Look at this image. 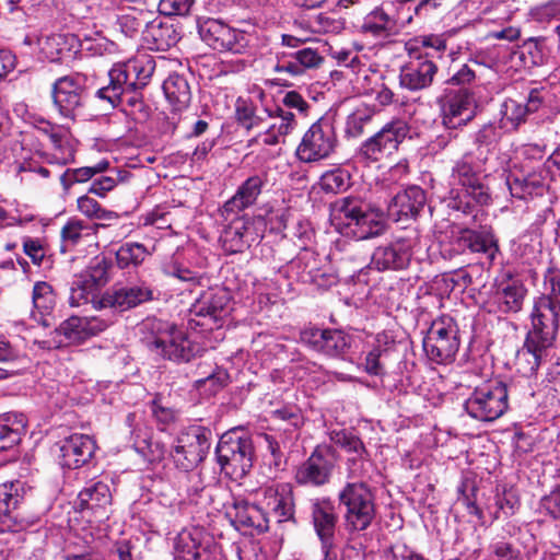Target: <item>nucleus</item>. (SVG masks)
Segmentation results:
<instances>
[{
    "instance_id": "864d4df0",
    "label": "nucleus",
    "mask_w": 560,
    "mask_h": 560,
    "mask_svg": "<svg viewBox=\"0 0 560 560\" xmlns=\"http://www.w3.org/2000/svg\"><path fill=\"white\" fill-rule=\"evenodd\" d=\"M150 255L140 243H125L116 252V262L120 269L138 267Z\"/></svg>"
},
{
    "instance_id": "4d7b16f0",
    "label": "nucleus",
    "mask_w": 560,
    "mask_h": 560,
    "mask_svg": "<svg viewBox=\"0 0 560 560\" xmlns=\"http://www.w3.org/2000/svg\"><path fill=\"white\" fill-rule=\"evenodd\" d=\"M511 57V51L506 47L493 46L480 51L470 61L476 65H481L495 71L501 70L508 63Z\"/></svg>"
},
{
    "instance_id": "4be33fe9",
    "label": "nucleus",
    "mask_w": 560,
    "mask_h": 560,
    "mask_svg": "<svg viewBox=\"0 0 560 560\" xmlns=\"http://www.w3.org/2000/svg\"><path fill=\"white\" fill-rule=\"evenodd\" d=\"M474 94L466 88L451 92L441 102L442 125L446 129L466 126L475 117Z\"/></svg>"
},
{
    "instance_id": "774afa93",
    "label": "nucleus",
    "mask_w": 560,
    "mask_h": 560,
    "mask_svg": "<svg viewBox=\"0 0 560 560\" xmlns=\"http://www.w3.org/2000/svg\"><path fill=\"white\" fill-rule=\"evenodd\" d=\"M535 21L544 23L560 19V0H549L532 10Z\"/></svg>"
},
{
    "instance_id": "72a5a7b5",
    "label": "nucleus",
    "mask_w": 560,
    "mask_h": 560,
    "mask_svg": "<svg viewBox=\"0 0 560 560\" xmlns=\"http://www.w3.org/2000/svg\"><path fill=\"white\" fill-rule=\"evenodd\" d=\"M270 122L262 132H259L257 139L265 145H276L293 132L298 126L295 115L278 106L273 112L268 110Z\"/></svg>"
},
{
    "instance_id": "6e6d98bb",
    "label": "nucleus",
    "mask_w": 560,
    "mask_h": 560,
    "mask_svg": "<svg viewBox=\"0 0 560 560\" xmlns=\"http://www.w3.org/2000/svg\"><path fill=\"white\" fill-rule=\"evenodd\" d=\"M126 423L130 428L135 450L143 451L147 448V443L152 439V429L143 421L142 417L135 412L128 413Z\"/></svg>"
},
{
    "instance_id": "79ce46f5",
    "label": "nucleus",
    "mask_w": 560,
    "mask_h": 560,
    "mask_svg": "<svg viewBox=\"0 0 560 560\" xmlns=\"http://www.w3.org/2000/svg\"><path fill=\"white\" fill-rule=\"evenodd\" d=\"M32 301L34 311L32 316L44 326H49L46 318L56 305V295L52 287L45 281H38L33 287Z\"/></svg>"
},
{
    "instance_id": "ddd939ff",
    "label": "nucleus",
    "mask_w": 560,
    "mask_h": 560,
    "mask_svg": "<svg viewBox=\"0 0 560 560\" xmlns=\"http://www.w3.org/2000/svg\"><path fill=\"white\" fill-rule=\"evenodd\" d=\"M509 392L502 383H490L474 389L465 401L467 413L479 421L491 422L508 409Z\"/></svg>"
},
{
    "instance_id": "ea45409f",
    "label": "nucleus",
    "mask_w": 560,
    "mask_h": 560,
    "mask_svg": "<svg viewBox=\"0 0 560 560\" xmlns=\"http://www.w3.org/2000/svg\"><path fill=\"white\" fill-rule=\"evenodd\" d=\"M52 152L49 163L57 165H67L74 162L75 158V140L68 130L51 129L48 133Z\"/></svg>"
},
{
    "instance_id": "f704fd0d",
    "label": "nucleus",
    "mask_w": 560,
    "mask_h": 560,
    "mask_svg": "<svg viewBox=\"0 0 560 560\" xmlns=\"http://www.w3.org/2000/svg\"><path fill=\"white\" fill-rule=\"evenodd\" d=\"M264 184L265 180L260 175H253L243 182L222 208L225 220L229 219V214H237L253 206L260 195Z\"/></svg>"
},
{
    "instance_id": "f03ea898",
    "label": "nucleus",
    "mask_w": 560,
    "mask_h": 560,
    "mask_svg": "<svg viewBox=\"0 0 560 560\" xmlns=\"http://www.w3.org/2000/svg\"><path fill=\"white\" fill-rule=\"evenodd\" d=\"M559 315L560 305L546 298L536 300L532 312V328L516 354V364L523 374L533 375L547 355V350L556 340Z\"/></svg>"
},
{
    "instance_id": "20e7f679",
    "label": "nucleus",
    "mask_w": 560,
    "mask_h": 560,
    "mask_svg": "<svg viewBox=\"0 0 560 560\" xmlns=\"http://www.w3.org/2000/svg\"><path fill=\"white\" fill-rule=\"evenodd\" d=\"M330 219L345 236L369 240L380 236L386 229L383 212L359 196H347L330 205Z\"/></svg>"
},
{
    "instance_id": "9b49d317",
    "label": "nucleus",
    "mask_w": 560,
    "mask_h": 560,
    "mask_svg": "<svg viewBox=\"0 0 560 560\" xmlns=\"http://www.w3.org/2000/svg\"><path fill=\"white\" fill-rule=\"evenodd\" d=\"M338 147L334 125L320 118L304 132L295 149V156L301 163H318L329 159Z\"/></svg>"
},
{
    "instance_id": "aec40b11",
    "label": "nucleus",
    "mask_w": 560,
    "mask_h": 560,
    "mask_svg": "<svg viewBox=\"0 0 560 560\" xmlns=\"http://www.w3.org/2000/svg\"><path fill=\"white\" fill-rule=\"evenodd\" d=\"M154 291L145 282L113 288L97 300L95 308H113L119 313L153 301Z\"/></svg>"
},
{
    "instance_id": "393cba45",
    "label": "nucleus",
    "mask_w": 560,
    "mask_h": 560,
    "mask_svg": "<svg viewBox=\"0 0 560 560\" xmlns=\"http://www.w3.org/2000/svg\"><path fill=\"white\" fill-rule=\"evenodd\" d=\"M301 341L331 358L343 357L351 346V337L338 329L307 328L301 332Z\"/></svg>"
},
{
    "instance_id": "7c9ffc66",
    "label": "nucleus",
    "mask_w": 560,
    "mask_h": 560,
    "mask_svg": "<svg viewBox=\"0 0 560 560\" xmlns=\"http://www.w3.org/2000/svg\"><path fill=\"white\" fill-rule=\"evenodd\" d=\"M96 445L85 434H72L60 444L59 463L62 467L77 469L86 464L93 456Z\"/></svg>"
},
{
    "instance_id": "de8ad7c7",
    "label": "nucleus",
    "mask_w": 560,
    "mask_h": 560,
    "mask_svg": "<svg viewBox=\"0 0 560 560\" xmlns=\"http://www.w3.org/2000/svg\"><path fill=\"white\" fill-rule=\"evenodd\" d=\"M94 230L82 220L71 219L61 229V250L68 252L93 238Z\"/></svg>"
},
{
    "instance_id": "0e129e2a",
    "label": "nucleus",
    "mask_w": 560,
    "mask_h": 560,
    "mask_svg": "<svg viewBox=\"0 0 560 560\" xmlns=\"http://www.w3.org/2000/svg\"><path fill=\"white\" fill-rule=\"evenodd\" d=\"M151 411L160 425H163L161 430H165V428L177 420L178 412L177 410L166 406L163 402L161 396H156L151 402Z\"/></svg>"
},
{
    "instance_id": "dca6fc26",
    "label": "nucleus",
    "mask_w": 560,
    "mask_h": 560,
    "mask_svg": "<svg viewBox=\"0 0 560 560\" xmlns=\"http://www.w3.org/2000/svg\"><path fill=\"white\" fill-rule=\"evenodd\" d=\"M86 83L88 77L80 72L58 78L54 82L52 102L63 118L74 120L81 113Z\"/></svg>"
},
{
    "instance_id": "c85d7f7f",
    "label": "nucleus",
    "mask_w": 560,
    "mask_h": 560,
    "mask_svg": "<svg viewBox=\"0 0 560 560\" xmlns=\"http://www.w3.org/2000/svg\"><path fill=\"white\" fill-rule=\"evenodd\" d=\"M228 220H230V223L221 235L226 252L232 254L243 252L259 238L252 218L236 215L235 218L229 217Z\"/></svg>"
},
{
    "instance_id": "338daca9",
    "label": "nucleus",
    "mask_w": 560,
    "mask_h": 560,
    "mask_svg": "<svg viewBox=\"0 0 560 560\" xmlns=\"http://www.w3.org/2000/svg\"><path fill=\"white\" fill-rule=\"evenodd\" d=\"M497 560H522L521 551L512 542L504 539L494 540L489 546Z\"/></svg>"
},
{
    "instance_id": "f3484780",
    "label": "nucleus",
    "mask_w": 560,
    "mask_h": 560,
    "mask_svg": "<svg viewBox=\"0 0 560 560\" xmlns=\"http://www.w3.org/2000/svg\"><path fill=\"white\" fill-rule=\"evenodd\" d=\"M418 244V235L412 234L396 237L389 243L377 246L371 258L372 266L378 271H398L406 269L413 256Z\"/></svg>"
},
{
    "instance_id": "412c9836",
    "label": "nucleus",
    "mask_w": 560,
    "mask_h": 560,
    "mask_svg": "<svg viewBox=\"0 0 560 560\" xmlns=\"http://www.w3.org/2000/svg\"><path fill=\"white\" fill-rule=\"evenodd\" d=\"M256 495L259 506L268 516V523L270 518L281 523L293 517V493L289 483H273L264 487L257 491Z\"/></svg>"
},
{
    "instance_id": "4468645a",
    "label": "nucleus",
    "mask_w": 560,
    "mask_h": 560,
    "mask_svg": "<svg viewBox=\"0 0 560 560\" xmlns=\"http://www.w3.org/2000/svg\"><path fill=\"white\" fill-rule=\"evenodd\" d=\"M215 455L225 474L243 477L253 466L252 439L247 435L224 434L217 445Z\"/></svg>"
},
{
    "instance_id": "49530a36",
    "label": "nucleus",
    "mask_w": 560,
    "mask_h": 560,
    "mask_svg": "<svg viewBox=\"0 0 560 560\" xmlns=\"http://www.w3.org/2000/svg\"><path fill=\"white\" fill-rule=\"evenodd\" d=\"M163 91L175 110H182L190 103V88L183 75L177 73L170 74L163 82Z\"/></svg>"
},
{
    "instance_id": "b1692460",
    "label": "nucleus",
    "mask_w": 560,
    "mask_h": 560,
    "mask_svg": "<svg viewBox=\"0 0 560 560\" xmlns=\"http://www.w3.org/2000/svg\"><path fill=\"white\" fill-rule=\"evenodd\" d=\"M115 320V316H71L63 320L56 331L68 342L81 343L105 331Z\"/></svg>"
},
{
    "instance_id": "f257e3e1",
    "label": "nucleus",
    "mask_w": 560,
    "mask_h": 560,
    "mask_svg": "<svg viewBox=\"0 0 560 560\" xmlns=\"http://www.w3.org/2000/svg\"><path fill=\"white\" fill-rule=\"evenodd\" d=\"M154 69L155 61L147 54L115 63L108 71L109 83L96 91V97L108 102L112 107L126 104L140 109L141 90L149 84Z\"/></svg>"
},
{
    "instance_id": "8fccbe9b",
    "label": "nucleus",
    "mask_w": 560,
    "mask_h": 560,
    "mask_svg": "<svg viewBox=\"0 0 560 560\" xmlns=\"http://www.w3.org/2000/svg\"><path fill=\"white\" fill-rule=\"evenodd\" d=\"M108 170H110V163L107 160H101L92 166L67 168L60 175V184L63 190L68 192L74 184L86 183L95 175L102 174Z\"/></svg>"
},
{
    "instance_id": "6ab92c4d",
    "label": "nucleus",
    "mask_w": 560,
    "mask_h": 560,
    "mask_svg": "<svg viewBox=\"0 0 560 560\" xmlns=\"http://www.w3.org/2000/svg\"><path fill=\"white\" fill-rule=\"evenodd\" d=\"M229 302L230 295L225 290L217 289L202 293L190 307V324L195 323L196 326L209 330L220 327L229 312Z\"/></svg>"
},
{
    "instance_id": "bb28decb",
    "label": "nucleus",
    "mask_w": 560,
    "mask_h": 560,
    "mask_svg": "<svg viewBox=\"0 0 560 560\" xmlns=\"http://www.w3.org/2000/svg\"><path fill=\"white\" fill-rule=\"evenodd\" d=\"M310 516L320 544L336 541L338 515L330 498L312 499L310 501Z\"/></svg>"
},
{
    "instance_id": "4c0bfd02",
    "label": "nucleus",
    "mask_w": 560,
    "mask_h": 560,
    "mask_svg": "<svg viewBox=\"0 0 560 560\" xmlns=\"http://www.w3.org/2000/svg\"><path fill=\"white\" fill-rule=\"evenodd\" d=\"M78 39L72 34H49L38 38V47L40 56L50 61L56 62L65 56L70 55Z\"/></svg>"
},
{
    "instance_id": "9d476101",
    "label": "nucleus",
    "mask_w": 560,
    "mask_h": 560,
    "mask_svg": "<svg viewBox=\"0 0 560 560\" xmlns=\"http://www.w3.org/2000/svg\"><path fill=\"white\" fill-rule=\"evenodd\" d=\"M458 326L453 317L435 318L423 339V349L431 361L446 364L454 360L459 349Z\"/></svg>"
},
{
    "instance_id": "cd10ccee",
    "label": "nucleus",
    "mask_w": 560,
    "mask_h": 560,
    "mask_svg": "<svg viewBox=\"0 0 560 560\" xmlns=\"http://www.w3.org/2000/svg\"><path fill=\"white\" fill-rule=\"evenodd\" d=\"M329 436L330 441L335 445L341 447L348 453L353 454V456L347 460L348 478H362L365 472L364 464L369 454L360 438L345 429L334 430L330 432Z\"/></svg>"
},
{
    "instance_id": "a19ab883",
    "label": "nucleus",
    "mask_w": 560,
    "mask_h": 560,
    "mask_svg": "<svg viewBox=\"0 0 560 560\" xmlns=\"http://www.w3.org/2000/svg\"><path fill=\"white\" fill-rule=\"evenodd\" d=\"M459 245L468 248L471 253H481L489 260H493L499 252L497 240L491 233L463 230L458 237Z\"/></svg>"
},
{
    "instance_id": "052dcab7",
    "label": "nucleus",
    "mask_w": 560,
    "mask_h": 560,
    "mask_svg": "<svg viewBox=\"0 0 560 560\" xmlns=\"http://www.w3.org/2000/svg\"><path fill=\"white\" fill-rule=\"evenodd\" d=\"M494 500L495 511L493 512V520L511 516L518 509V499L512 491L504 490L502 493H498Z\"/></svg>"
},
{
    "instance_id": "3c124183",
    "label": "nucleus",
    "mask_w": 560,
    "mask_h": 560,
    "mask_svg": "<svg viewBox=\"0 0 560 560\" xmlns=\"http://www.w3.org/2000/svg\"><path fill=\"white\" fill-rule=\"evenodd\" d=\"M154 15V12L149 10L131 9L130 11L117 16L116 25L118 30L129 38H133L142 33L147 27L149 19Z\"/></svg>"
},
{
    "instance_id": "58836bf2",
    "label": "nucleus",
    "mask_w": 560,
    "mask_h": 560,
    "mask_svg": "<svg viewBox=\"0 0 560 560\" xmlns=\"http://www.w3.org/2000/svg\"><path fill=\"white\" fill-rule=\"evenodd\" d=\"M506 185L511 196L522 200L542 196L547 189L545 178L538 173H530L526 176H509Z\"/></svg>"
},
{
    "instance_id": "603ef678",
    "label": "nucleus",
    "mask_w": 560,
    "mask_h": 560,
    "mask_svg": "<svg viewBox=\"0 0 560 560\" xmlns=\"http://www.w3.org/2000/svg\"><path fill=\"white\" fill-rule=\"evenodd\" d=\"M318 186L326 194H340L351 186V175L349 171L336 167L319 177Z\"/></svg>"
},
{
    "instance_id": "7ed1b4c3",
    "label": "nucleus",
    "mask_w": 560,
    "mask_h": 560,
    "mask_svg": "<svg viewBox=\"0 0 560 560\" xmlns=\"http://www.w3.org/2000/svg\"><path fill=\"white\" fill-rule=\"evenodd\" d=\"M330 219L345 236L369 240L380 236L386 229L383 212L359 196H347L330 205Z\"/></svg>"
},
{
    "instance_id": "c756f323",
    "label": "nucleus",
    "mask_w": 560,
    "mask_h": 560,
    "mask_svg": "<svg viewBox=\"0 0 560 560\" xmlns=\"http://www.w3.org/2000/svg\"><path fill=\"white\" fill-rule=\"evenodd\" d=\"M425 205V191L420 186L412 185L393 197L387 211L395 221L416 219Z\"/></svg>"
},
{
    "instance_id": "2eb2a0df",
    "label": "nucleus",
    "mask_w": 560,
    "mask_h": 560,
    "mask_svg": "<svg viewBox=\"0 0 560 560\" xmlns=\"http://www.w3.org/2000/svg\"><path fill=\"white\" fill-rule=\"evenodd\" d=\"M408 132L409 127L406 121L401 119L392 120L362 142L358 154L369 162L382 161L398 150Z\"/></svg>"
},
{
    "instance_id": "69168bd1",
    "label": "nucleus",
    "mask_w": 560,
    "mask_h": 560,
    "mask_svg": "<svg viewBox=\"0 0 560 560\" xmlns=\"http://www.w3.org/2000/svg\"><path fill=\"white\" fill-rule=\"evenodd\" d=\"M195 0H159L158 9L160 14L166 16H184L190 12Z\"/></svg>"
},
{
    "instance_id": "2f4dec72",
    "label": "nucleus",
    "mask_w": 560,
    "mask_h": 560,
    "mask_svg": "<svg viewBox=\"0 0 560 560\" xmlns=\"http://www.w3.org/2000/svg\"><path fill=\"white\" fill-rule=\"evenodd\" d=\"M180 39V33L173 23L160 15L149 19L147 27L142 30V40L151 50L166 51Z\"/></svg>"
},
{
    "instance_id": "680f3d73",
    "label": "nucleus",
    "mask_w": 560,
    "mask_h": 560,
    "mask_svg": "<svg viewBox=\"0 0 560 560\" xmlns=\"http://www.w3.org/2000/svg\"><path fill=\"white\" fill-rule=\"evenodd\" d=\"M77 205L78 210L90 219L105 220L112 217V211L104 209L97 200L88 195L79 197Z\"/></svg>"
},
{
    "instance_id": "c9c22d12",
    "label": "nucleus",
    "mask_w": 560,
    "mask_h": 560,
    "mask_svg": "<svg viewBox=\"0 0 560 560\" xmlns=\"http://www.w3.org/2000/svg\"><path fill=\"white\" fill-rule=\"evenodd\" d=\"M397 28V20L382 3L368 12L359 27L360 33L375 38H385L393 35Z\"/></svg>"
},
{
    "instance_id": "a211bd4d",
    "label": "nucleus",
    "mask_w": 560,
    "mask_h": 560,
    "mask_svg": "<svg viewBox=\"0 0 560 560\" xmlns=\"http://www.w3.org/2000/svg\"><path fill=\"white\" fill-rule=\"evenodd\" d=\"M336 462V452L331 446L318 445L298 467L295 480L302 486H324L330 480Z\"/></svg>"
},
{
    "instance_id": "f8f14e48",
    "label": "nucleus",
    "mask_w": 560,
    "mask_h": 560,
    "mask_svg": "<svg viewBox=\"0 0 560 560\" xmlns=\"http://www.w3.org/2000/svg\"><path fill=\"white\" fill-rule=\"evenodd\" d=\"M211 435V430L197 424L183 429L171 453L176 467L190 471L201 463L210 450Z\"/></svg>"
},
{
    "instance_id": "37998d69",
    "label": "nucleus",
    "mask_w": 560,
    "mask_h": 560,
    "mask_svg": "<svg viewBox=\"0 0 560 560\" xmlns=\"http://www.w3.org/2000/svg\"><path fill=\"white\" fill-rule=\"evenodd\" d=\"M175 560H201V532L184 529L174 541Z\"/></svg>"
},
{
    "instance_id": "5fc2aeb1",
    "label": "nucleus",
    "mask_w": 560,
    "mask_h": 560,
    "mask_svg": "<svg viewBox=\"0 0 560 560\" xmlns=\"http://www.w3.org/2000/svg\"><path fill=\"white\" fill-rule=\"evenodd\" d=\"M501 120L500 125L502 128H509L511 130H517L518 127L526 121L525 107L523 103H520L513 98H506L500 107Z\"/></svg>"
},
{
    "instance_id": "39448f33",
    "label": "nucleus",
    "mask_w": 560,
    "mask_h": 560,
    "mask_svg": "<svg viewBox=\"0 0 560 560\" xmlns=\"http://www.w3.org/2000/svg\"><path fill=\"white\" fill-rule=\"evenodd\" d=\"M471 156L467 152L453 165L448 191V207L465 214L472 213L475 203L486 206L491 201L489 187L478 176L481 164H474Z\"/></svg>"
},
{
    "instance_id": "0eeeda50",
    "label": "nucleus",
    "mask_w": 560,
    "mask_h": 560,
    "mask_svg": "<svg viewBox=\"0 0 560 560\" xmlns=\"http://www.w3.org/2000/svg\"><path fill=\"white\" fill-rule=\"evenodd\" d=\"M346 485L338 492V502L345 508L343 523L348 533L366 530L376 517L375 497L371 487L359 479Z\"/></svg>"
},
{
    "instance_id": "13d9d810",
    "label": "nucleus",
    "mask_w": 560,
    "mask_h": 560,
    "mask_svg": "<svg viewBox=\"0 0 560 560\" xmlns=\"http://www.w3.org/2000/svg\"><path fill=\"white\" fill-rule=\"evenodd\" d=\"M235 119L248 131L259 128L264 122V118L256 113V106L242 97H238L235 104Z\"/></svg>"
},
{
    "instance_id": "423d86ee",
    "label": "nucleus",
    "mask_w": 560,
    "mask_h": 560,
    "mask_svg": "<svg viewBox=\"0 0 560 560\" xmlns=\"http://www.w3.org/2000/svg\"><path fill=\"white\" fill-rule=\"evenodd\" d=\"M143 327L151 334L144 339L147 347L164 359L175 362H189L200 351V347L174 324L152 318L147 319Z\"/></svg>"
},
{
    "instance_id": "e2e57ef3",
    "label": "nucleus",
    "mask_w": 560,
    "mask_h": 560,
    "mask_svg": "<svg viewBox=\"0 0 560 560\" xmlns=\"http://www.w3.org/2000/svg\"><path fill=\"white\" fill-rule=\"evenodd\" d=\"M23 423L20 422V427L13 428L10 425V418H0V451H7L21 441V429Z\"/></svg>"
},
{
    "instance_id": "473e14b6",
    "label": "nucleus",
    "mask_w": 560,
    "mask_h": 560,
    "mask_svg": "<svg viewBox=\"0 0 560 560\" xmlns=\"http://www.w3.org/2000/svg\"><path fill=\"white\" fill-rule=\"evenodd\" d=\"M226 514L238 529L254 528L262 533L269 528L268 516L262 508L243 498H234L228 506Z\"/></svg>"
},
{
    "instance_id": "bf43d9fd",
    "label": "nucleus",
    "mask_w": 560,
    "mask_h": 560,
    "mask_svg": "<svg viewBox=\"0 0 560 560\" xmlns=\"http://www.w3.org/2000/svg\"><path fill=\"white\" fill-rule=\"evenodd\" d=\"M165 275L173 277L186 284L185 289L192 291L200 285L201 277L197 272L177 264L171 262L164 267Z\"/></svg>"
},
{
    "instance_id": "09e8293b",
    "label": "nucleus",
    "mask_w": 560,
    "mask_h": 560,
    "mask_svg": "<svg viewBox=\"0 0 560 560\" xmlns=\"http://www.w3.org/2000/svg\"><path fill=\"white\" fill-rule=\"evenodd\" d=\"M100 283L92 275H85L77 278L71 285L69 303L71 306H80L92 302L94 305L97 300L95 296L98 292Z\"/></svg>"
},
{
    "instance_id": "a18cd8bd",
    "label": "nucleus",
    "mask_w": 560,
    "mask_h": 560,
    "mask_svg": "<svg viewBox=\"0 0 560 560\" xmlns=\"http://www.w3.org/2000/svg\"><path fill=\"white\" fill-rule=\"evenodd\" d=\"M78 499L82 509L98 510L110 504L112 493L107 483L94 481L80 491Z\"/></svg>"
},
{
    "instance_id": "e433bc0d",
    "label": "nucleus",
    "mask_w": 560,
    "mask_h": 560,
    "mask_svg": "<svg viewBox=\"0 0 560 560\" xmlns=\"http://www.w3.org/2000/svg\"><path fill=\"white\" fill-rule=\"evenodd\" d=\"M502 126L495 122L482 125L472 136L475 151L471 152L480 164H486L502 138Z\"/></svg>"
},
{
    "instance_id": "1a4fd4ad",
    "label": "nucleus",
    "mask_w": 560,
    "mask_h": 560,
    "mask_svg": "<svg viewBox=\"0 0 560 560\" xmlns=\"http://www.w3.org/2000/svg\"><path fill=\"white\" fill-rule=\"evenodd\" d=\"M200 38L213 50L245 55L250 50V35L222 20L207 18L198 21Z\"/></svg>"
},
{
    "instance_id": "5701e85b",
    "label": "nucleus",
    "mask_w": 560,
    "mask_h": 560,
    "mask_svg": "<svg viewBox=\"0 0 560 560\" xmlns=\"http://www.w3.org/2000/svg\"><path fill=\"white\" fill-rule=\"evenodd\" d=\"M438 72V66L429 54H416L410 50V59L399 73L401 88L416 92L429 88Z\"/></svg>"
},
{
    "instance_id": "c03bdc74",
    "label": "nucleus",
    "mask_w": 560,
    "mask_h": 560,
    "mask_svg": "<svg viewBox=\"0 0 560 560\" xmlns=\"http://www.w3.org/2000/svg\"><path fill=\"white\" fill-rule=\"evenodd\" d=\"M526 288L513 281L495 292L494 301L502 313H517L522 310L526 296Z\"/></svg>"
},
{
    "instance_id": "a878e982",
    "label": "nucleus",
    "mask_w": 560,
    "mask_h": 560,
    "mask_svg": "<svg viewBox=\"0 0 560 560\" xmlns=\"http://www.w3.org/2000/svg\"><path fill=\"white\" fill-rule=\"evenodd\" d=\"M324 57L317 49L306 47L294 51L278 50L273 71L290 77H301L306 70L320 67Z\"/></svg>"
},
{
    "instance_id": "6e6552de",
    "label": "nucleus",
    "mask_w": 560,
    "mask_h": 560,
    "mask_svg": "<svg viewBox=\"0 0 560 560\" xmlns=\"http://www.w3.org/2000/svg\"><path fill=\"white\" fill-rule=\"evenodd\" d=\"M26 491V485L21 480L0 485V533H20L37 523L36 515L23 510Z\"/></svg>"
}]
</instances>
